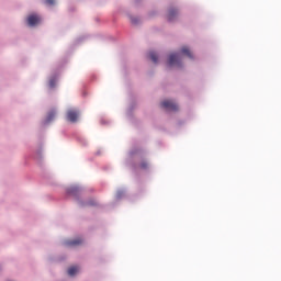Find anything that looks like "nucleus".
<instances>
[{
    "instance_id": "obj_1",
    "label": "nucleus",
    "mask_w": 281,
    "mask_h": 281,
    "mask_svg": "<svg viewBox=\"0 0 281 281\" xmlns=\"http://www.w3.org/2000/svg\"><path fill=\"white\" fill-rule=\"evenodd\" d=\"M169 67H181V59L179 53H171L168 57Z\"/></svg>"
},
{
    "instance_id": "obj_2",
    "label": "nucleus",
    "mask_w": 281,
    "mask_h": 281,
    "mask_svg": "<svg viewBox=\"0 0 281 281\" xmlns=\"http://www.w3.org/2000/svg\"><path fill=\"white\" fill-rule=\"evenodd\" d=\"M162 109H166V111H178L179 106L176 102L172 100H165L161 102Z\"/></svg>"
},
{
    "instance_id": "obj_3",
    "label": "nucleus",
    "mask_w": 281,
    "mask_h": 281,
    "mask_svg": "<svg viewBox=\"0 0 281 281\" xmlns=\"http://www.w3.org/2000/svg\"><path fill=\"white\" fill-rule=\"evenodd\" d=\"M79 115L80 113L76 109H69V111H67L66 113V117L68 122H72V123L78 121Z\"/></svg>"
},
{
    "instance_id": "obj_4",
    "label": "nucleus",
    "mask_w": 281,
    "mask_h": 281,
    "mask_svg": "<svg viewBox=\"0 0 281 281\" xmlns=\"http://www.w3.org/2000/svg\"><path fill=\"white\" fill-rule=\"evenodd\" d=\"M38 22H41V18H40V15H36V13H32L31 15L27 16V23L31 26L38 24Z\"/></svg>"
},
{
    "instance_id": "obj_5",
    "label": "nucleus",
    "mask_w": 281,
    "mask_h": 281,
    "mask_svg": "<svg viewBox=\"0 0 281 281\" xmlns=\"http://www.w3.org/2000/svg\"><path fill=\"white\" fill-rule=\"evenodd\" d=\"M179 11L178 9H169L168 13H167V18L168 20H175V18H177Z\"/></svg>"
},
{
    "instance_id": "obj_6",
    "label": "nucleus",
    "mask_w": 281,
    "mask_h": 281,
    "mask_svg": "<svg viewBox=\"0 0 281 281\" xmlns=\"http://www.w3.org/2000/svg\"><path fill=\"white\" fill-rule=\"evenodd\" d=\"M181 54H184L188 58H193V53L190 50L189 46H182Z\"/></svg>"
},
{
    "instance_id": "obj_7",
    "label": "nucleus",
    "mask_w": 281,
    "mask_h": 281,
    "mask_svg": "<svg viewBox=\"0 0 281 281\" xmlns=\"http://www.w3.org/2000/svg\"><path fill=\"white\" fill-rule=\"evenodd\" d=\"M82 241H83L82 238H76L75 240H67L66 245L76 246V245H81Z\"/></svg>"
},
{
    "instance_id": "obj_8",
    "label": "nucleus",
    "mask_w": 281,
    "mask_h": 281,
    "mask_svg": "<svg viewBox=\"0 0 281 281\" xmlns=\"http://www.w3.org/2000/svg\"><path fill=\"white\" fill-rule=\"evenodd\" d=\"M149 58L153 60V63H158V55L155 53V50H150Z\"/></svg>"
},
{
    "instance_id": "obj_9",
    "label": "nucleus",
    "mask_w": 281,
    "mask_h": 281,
    "mask_svg": "<svg viewBox=\"0 0 281 281\" xmlns=\"http://www.w3.org/2000/svg\"><path fill=\"white\" fill-rule=\"evenodd\" d=\"M78 271H79V267H69L68 274L76 276V273H78Z\"/></svg>"
},
{
    "instance_id": "obj_10",
    "label": "nucleus",
    "mask_w": 281,
    "mask_h": 281,
    "mask_svg": "<svg viewBox=\"0 0 281 281\" xmlns=\"http://www.w3.org/2000/svg\"><path fill=\"white\" fill-rule=\"evenodd\" d=\"M67 192L68 194H78L79 188H77L76 186H72L71 188H68Z\"/></svg>"
},
{
    "instance_id": "obj_11",
    "label": "nucleus",
    "mask_w": 281,
    "mask_h": 281,
    "mask_svg": "<svg viewBox=\"0 0 281 281\" xmlns=\"http://www.w3.org/2000/svg\"><path fill=\"white\" fill-rule=\"evenodd\" d=\"M57 82V78H50L48 81L49 89H55Z\"/></svg>"
},
{
    "instance_id": "obj_12",
    "label": "nucleus",
    "mask_w": 281,
    "mask_h": 281,
    "mask_svg": "<svg viewBox=\"0 0 281 281\" xmlns=\"http://www.w3.org/2000/svg\"><path fill=\"white\" fill-rule=\"evenodd\" d=\"M54 117H56V111H50V113H48V115H47L46 122H52V120H54Z\"/></svg>"
},
{
    "instance_id": "obj_13",
    "label": "nucleus",
    "mask_w": 281,
    "mask_h": 281,
    "mask_svg": "<svg viewBox=\"0 0 281 281\" xmlns=\"http://www.w3.org/2000/svg\"><path fill=\"white\" fill-rule=\"evenodd\" d=\"M140 168H143V170H146V168H148L147 161H143V162L140 164Z\"/></svg>"
},
{
    "instance_id": "obj_14",
    "label": "nucleus",
    "mask_w": 281,
    "mask_h": 281,
    "mask_svg": "<svg viewBox=\"0 0 281 281\" xmlns=\"http://www.w3.org/2000/svg\"><path fill=\"white\" fill-rule=\"evenodd\" d=\"M46 4H55V0H45Z\"/></svg>"
},
{
    "instance_id": "obj_15",
    "label": "nucleus",
    "mask_w": 281,
    "mask_h": 281,
    "mask_svg": "<svg viewBox=\"0 0 281 281\" xmlns=\"http://www.w3.org/2000/svg\"><path fill=\"white\" fill-rule=\"evenodd\" d=\"M89 205H97L95 201H90Z\"/></svg>"
}]
</instances>
